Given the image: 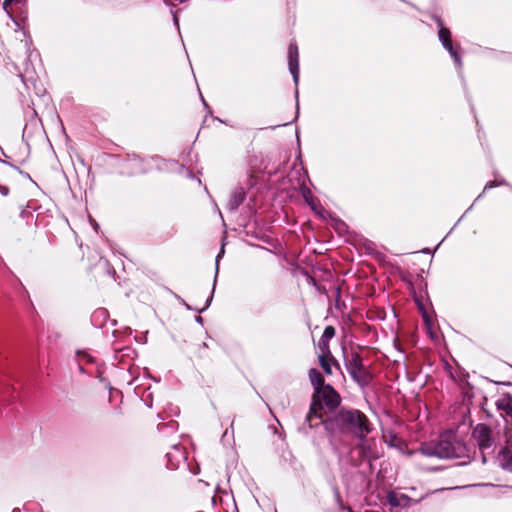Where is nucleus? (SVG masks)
<instances>
[{"mask_svg": "<svg viewBox=\"0 0 512 512\" xmlns=\"http://www.w3.org/2000/svg\"><path fill=\"white\" fill-rule=\"evenodd\" d=\"M322 425L333 438H340L351 432L361 441L373 430V425L368 417L357 409L342 408L331 417H322Z\"/></svg>", "mask_w": 512, "mask_h": 512, "instance_id": "nucleus-1", "label": "nucleus"}, {"mask_svg": "<svg viewBox=\"0 0 512 512\" xmlns=\"http://www.w3.org/2000/svg\"><path fill=\"white\" fill-rule=\"evenodd\" d=\"M466 445L451 437H441L437 441H430L421 444L418 452L425 457L438 459H461L468 458Z\"/></svg>", "mask_w": 512, "mask_h": 512, "instance_id": "nucleus-2", "label": "nucleus"}, {"mask_svg": "<svg viewBox=\"0 0 512 512\" xmlns=\"http://www.w3.org/2000/svg\"><path fill=\"white\" fill-rule=\"evenodd\" d=\"M471 438L481 454L482 463L485 464L494 457L497 446L502 445L503 435L496 427L479 423L473 428Z\"/></svg>", "mask_w": 512, "mask_h": 512, "instance_id": "nucleus-3", "label": "nucleus"}, {"mask_svg": "<svg viewBox=\"0 0 512 512\" xmlns=\"http://www.w3.org/2000/svg\"><path fill=\"white\" fill-rule=\"evenodd\" d=\"M310 380L314 388L310 410L305 417V421L299 430L306 436H312V430L317 428L320 423V372L312 368L309 372Z\"/></svg>", "mask_w": 512, "mask_h": 512, "instance_id": "nucleus-4", "label": "nucleus"}, {"mask_svg": "<svg viewBox=\"0 0 512 512\" xmlns=\"http://www.w3.org/2000/svg\"><path fill=\"white\" fill-rule=\"evenodd\" d=\"M322 374L331 376L330 384H342L345 376L338 361L332 356L327 347L322 346Z\"/></svg>", "mask_w": 512, "mask_h": 512, "instance_id": "nucleus-5", "label": "nucleus"}, {"mask_svg": "<svg viewBox=\"0 0 512 512\" xmlns=\"http://www.w3.org/2000/svg\"><path fill=\"white\" fill-rule=\"evenodd\" d=\"M503 439L504 443L493 459L502 469L512 472V430L506 429L503 433Z\"/></svg>", "mask_w": 512, "mask_h": 512, "instance_id": "nucleus-6", "label": "nucleus"}, {"mask_svg": "<svg viewBox=\"0 0 512 512\" xmlns=\"http://www.w3.org/2000/svg\"><path fill=\"white\" fill-rule=\"evenodd\" d=\"M335 384L325 383L322 378V409L325 407L335 415L342 402V397L334 387Z\"/></svg>", "mask_w": 512, "mask_h": 512, "instance_id": "nucleus-7", "label": "nucleus"}, {"mask_svg": "<svg viewBox=\"0 0 512 512\" xmlns=\"http://www.w3.org/2000/svg\"><path fill=\"white\" fill-rule=\"evenodd\" d=\"M437 24L439 27V31H438L439 40L441 41L443 47L449 52L450 56L454 59L455 63L459 67H461L462 66L461 57L458 54L457 50L453 47L450 30L443 26V23L440 18L437 19Z\"/></svg>", "mask_w": 512, "mask_h": 512, "instance_id": "nucleus-8", "label": "nucleus"}, {"mask_svg": "<svg viewBox=\"0 0 512 512\" xmlns=\"http://www.w3.org/2000/svg\"><path fill=\"white\" fill-rule=\"evenodd\" d=\"M288 65L294 82L297 84L299 80V53L296 44L291 43L288 47Z\"/></svg>", "mask_w": 512, "mask_h": 512, "instance_id": "nucleus-9", "label": "nucleus"}, {"mask_svg": "<svg viewBox=\"0 0 512 512\" xmlns=\"http://www.w3.org/2000/svg\"><path fill=\"white\" fill-rule=\"evenodd\" d=\"M350 375L357 381L359 377L364 374L365 369L362 358L358 353H353L347 364Z\"/></svg>", "mask_w": 512, "mask_h": 512, "instance_id": "nucleus-10", "label": "nucleus"}, {"mask_svg": "<svg viewBox=\"0 0 512 512\" xmlns=\"http://www.w3.org/2000/svg\"><path fill=\"white\" fill-rule=\"evenodd\" d=\"M322 222L330 225L339 235L347 232V225L339 218L333 217L328 212L322 209Z\"/></svg>", "mask_w": 512, "mask_h": 512, "instance_id": "nucleus-11", "label": "nucleus"}, {"mask_svg": "<svg viewBox=\"0 0 512 512\" xmlns=\"http://www.w3.org/2000/svg\"><path fill=\"white\" fill-rule=\"evenodd\" d=\"M246 193L242 187L236 188L228 201V208L231 211H235L238 209V207L244 202Z\"/></svg>", "mask_w": 512, "mask_h": 512, "instance_id": "nucleus-12", "label": "nucleus"}, {"mask_svg": "<svg viewBox=\"0 0 512 512\" xmlns=\"http://www.w3.org/2000/svg\"><path fill=\"white\" fill-rule=\"evenodd\" d=\"M496 407L499 411L512 419V396L510 394L502 395L496 401Z\"/></svg>", "mask_w": 512, "mask_h": 512, "instance_id": "nucleus-13", "label": "nucleus"}, {"mask_svg": "<svg viewBox=\"0 0 512 512\" xmlns=\"http://www.w3.org/2000/svg\"><path fill=\"white\" fill-rule=\"evenodd\" d=\"M335 335V328L333 326L325 327L322 333V346L325 347L324 342L333 338Z\"/></svg>", "mask_w": 512, "mask_h": 512, "instance_id": "nucleus-14", "label": "nucleus"}, {"mask_svg": "<svg viewBox=\"0 0 512 512\" xmlns=\"http://www.w3.org/2000/svg\"><path fill=\"white\" fill-rule=\"evenodd\" d=\"M233 426H234V419H232L231 424H230V427H229V428H227V429L224 431V433H223V435H222V439H223V440H226L228 437H230L231 439H233V438H234V427H233Z\"/></svg>", "mask_w": 512, "mask_h": 512, "instance_id": "nucleus-15", "label": "nucleus"}, {"mask_svg": "<svg viewBox=\"0 0 512 512\" xmlns=\"http://www.w3.org/2000/svg\"><path fill=\"white\" fill-rule=\"evenodd\" d=\"M507 182L504 180V179H501V180H494V181H489L486 185H485V188H484V192L487 190V189H491V188H494L496 186H499V185H506Z\"/></svg>", "mask_w": 512, "mask_h": 512, "instance_id": "nucleus-16", "label": "nucleus"}, {"mask_svg": "<svg viewBox=\"0 0 512 512\" xmlns=\"http://www.w3.org/2000/svg\"><path fill=\"white\" fill-rule=\"evenodd\" d=\"M302 275L308 284H312L313 286L317 287L314 277L310 276L307 272H302Z\"/></svg>", "mask_w": 512, "mask_h": 512, "instance_id": "nucleus-17", "label": "nucleus"}, {"mask_svg": "<svg viewBox=\"0 0 512 512\" xmlns=\"http://www.w3.org/2000/svg\"><path fill=\"white\" fill-rule=\"evenodd\" d=\"M77 355H78L80 361H82V360H85L86 362L92 361V357L90 355H88L86 352L79 351L77 353Z\"/></svg>", "mask_w": 512, "mask_h": 512, "instance_id": "nucleus-18", "label": "nucleus"}, {"mask_svg": "<svg viewBox=\"0 0 512 512\" xmlns=\"http://www.w3.org/2000/svg\"><path fill=\"white\" fill-rule=\"evenodd\" d=\"M321 273H322V281L326 280L328 277L331 276L330 270L328 268H324L323 266H322Z\"/></svg>", "mask_w": 512, "mask_h": 512, "instance_id": "nucleus-19", "label": "nucleus"}, {"mask_svg": "<svg viewBox=\"0 0 512 512\" xmlns=\"http://www.w3.org/2000/svg\"><path fill=\"white\" fill-rule=\"evenodd\" d=\"M213 289H215V285L213 286ZM214 290H212L213 292ZM213 293L207 298L206 303L202 309L199 310V312H203L205 309H207L212 301Z\"/></svg>", "mask_w": 512, "mask_h": 512, "instance_id": "nucleus-20", "label": "nucleus"}, {"mask_svg": "<svg viewBox=\"0 0 512 512\" xmlns=\"http://www.w3.org/2000/svg\"><path fill=\"white\" fill-rule=\"evenodd\" d=\"M21 216H22L23 218H27V219H28L29 217H30V218H33V215H32V214H31V212H30L29 210H27V209L22 210V212H21Z\"/></svg>", "mask_w": 512, "mask_h": 512, "instance_id": "nucleus-21", "label": "nucleus"}, {"mask_svg": "<svg viewBox=\"0 0 512 512\" xmlns=\"http://www.w3.org/2000/svg\"><path fill=\"white\" fill-rule=\"evenodd\" d=\"M13 2H17V1H16V0H4V2H3V8H4L5 10H7V9H8V7H10V6H11V4H12Z\"/></svg>", "mask_w": 512, "mask_h": 512, "instance_id": "nucleus-22", "label": "nucleus"}, {"mask_svg": "<svg viewBox=\"0 0 512 512\" xmlns=\"http://www.w3.org/2000/svg\"><path fill=\"white\" fill-rule=\"evenodd\" d=\"M388 499H389V503H390L391 505H397L396 497H395L393 494H389V495H388Z\"/></svg>", "mask_w": 512, "mask_h": 512, "instance_id": "nucleus-23", "label": "nucleus"}, {"mask_svg": "<svg viewBox=\"0 0 512 512\" xmlns=\"http://www.w3.org/2000/svg\"><path fill=\"white\" fill-rule=\"evenodd\" d=\"M0 192L2 195L6 196L9 193V189L5 186H0Z\"/></svg>", "mask_w": 512, "mask_h": 512, "instance_id": "nucleus-24", "label": "nucleus"}, {"mask_svg": "<svg viewBox=\"0 0 512 512\" xmlns=\"http://www.w3.org/2000/svg\"><path fill=\"white\" fill-rule=\"evenodd\" d=\"M131 164H133L134 166H140L141 165V160L137 159V158H133L130 160Z\"/></svg>", "mask_w": 512, "mask_h": 512, "instance_id": "nucleus-25", "label": "nucleus"}, {"mask_svg": "<svg viewBox=\"0 0 512 512\" xmlns=\"http://www.w3.org/2000/svg\"><path fill=\"white\" fill-rule=\"evenodd\" d=\"M310 205L312 210H314L316 214H320V210H318V208L314 204L310 203Z\"/></svg>", "mask_w": 512, "mask_h": 512, "instance_id": "nucleus-26", "label": "nucleus"}, {"mask_svg": "<svg viewBox=\"0 0 512 512\" xmlns=\"http://www.w3.org/2000/svg\"><path fill=\"white\" fill-rule=\"evenodd\" d=\"M224 253V249L222 248L220 253L217 255L216 262L218 263L219 258H221L222 254Z\"/></svg>", "mask_w": 512, "mask_h": 512, "instance_id": "nucleus-27", "label": "nucleus"}, {"mask_svg": "<svg viewBox=\"0 0 512 512\" xmlns=\"http://www.w3.org/2000/svg\"><path fill=\"white\" fill-rule=\"evenodd\" d=\"M92 224H93L94 229L97 230L98 229V224L95 221H93Z\"/></svg>", "mask_w": 512, "mask_h": 512, "instance_id": "nucleus-28", "label": "nucleus"}, {"mask_svg": "<svg viewBox=\"0 0 512 512\" xmlns=\"http://www.w3.org/2000/svg\"><path fill=\"white\" fill-rule=\"evenodd\" d=\"M174 23L178 26V18L176 15H174Z\"/></svg>", "mask_w": 512, "mask_h": 512, "instance_id": "nucleus-29", "label": "nucleus"}, {"mask_svg": "<svg viewBox=\"0 0 512 512\" xmlns=\"http://www.w3.org/2000/svg\"><path fill=\"white\" fill-rule=\"evenodd\" d=\"M145 170L141 167H139V169H137V172H144Z\"/></svg>", "mask_w": 512, "mask_h": 512, "instance_id": "nucleus-30", "label": "nucleus"}, {"mask_svg": "<svg viewBox=\"0 0 512 512\" xmlns=\"http://www.w3.org/2000/svg\"><path fill=\"white\" fill-rule=\"evenodd\" d=\"M166 4H172L171 0H164Z\"/></svg>", "mask_w": 512, "mask_h": 512, "instance_id": "nucleus-31", "label": "nucleus"}, {"mask_svg": "<svg viewBox=\"0 0 512 512\" xmlns=\"http://www.w3.org/2000/svg\"><path fill=\"white\" fill-rule=\"evenodd\" d=\"M321 290H322V293H324L326 290L325 286L322 285Z\"/></svg>", "mask_w": 512, "mask_h": 512, "instance_id": "nucleus-32", "label": "nucleus"}, {"mask_svg": "<svg viewBox=\"0 0 512 512\" xmlns=\"http://www.w3.org/2000/svg\"><path fill=\"white\" fill-rule=\"evenodd\" d=\"M173 448H174L175 450L179 451V448H178V446H177V445H174V446H173Z\"/></svg>", "mask_w": 512, "mask_h": 512, "instance_id": "nucleus-33", "label": "nucleus"}, {"mask_svg": "<svg viewBox=\"0 0 512 512\" xmlns=\"http://www.w3.org/2000/svg\"><path fill=\"white\" fill-rule=\"evenodd\" d=\"M339 291H340V289H339V287H337V288H336V294H337V295L339 294Z\"/></svg>", "mask_w": 512, "mask_h": 512, "instance_id": "nucleus-34", "label": "nucleus"}, {"mask_svg": "<svg viewBox=\"0 0 512 512\" xmlns=\"http://www.w3.org/2000/svg\"><path fill=\"white\" fill-rule=\"evenodd\" d=\"M321 237H322V242H324V239H323V237H324V234H323V233L321 234Z\"/></svg>", "mask_w": 512, "mask_h": 512, "instance_id": "nucleus-35", "label": "nucleus"}, {"mask_svg": "<svg viewBox=\"0 0 512 512\" xmlns=\"http://www.w3.org/2000/svg\"><path fill=\"white\" fill-rule=\"evenodd\" d=\"M17 2H19L20 0H16Z\"/></svg>", "mask_w": 512, "mask_h": 512, "instance_id": "nucleus-36", "label": "nucleus"}]
</instances>
